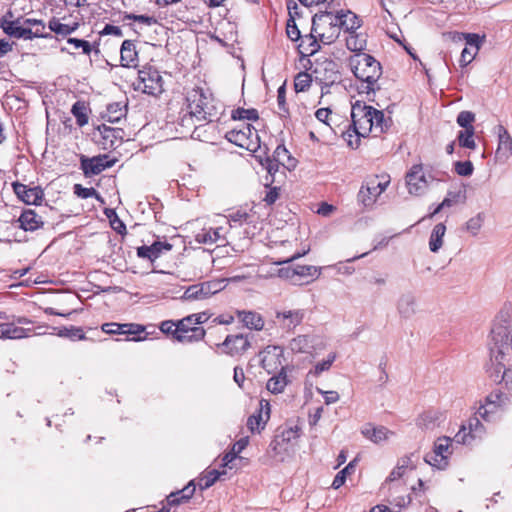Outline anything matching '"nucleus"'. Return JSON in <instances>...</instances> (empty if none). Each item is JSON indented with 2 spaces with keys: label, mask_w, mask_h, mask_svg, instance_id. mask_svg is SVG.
Here are the masks:
<instances>
[{
  "label": "nucleus",
  "mask_w": 512,
  "mask_h": 512,
  "mask_svg": "<svg viewBox=\"0 0 512 512\" xmlns=\"http://www.w3.org/2000/svg\"><path fill=\"white\" fill-rule=\"evenodd\" d=\"M509 404L510 399L506 394L494 391L486 397L485 403L480 405L476 414L481 419L489 422L493 419L495 413L504 410Z\"/></svg>",
  "instance_id": "obj_7"
},
{
  "label": "nucleus",
  "mask_w": 512,
  "mask_h": 512,
  "mask_svg": "<svg viewBox=\"0 0 512 512\" xmlns=\"http://www.w3.org/2000/svg\"><path fill=\"white\" fill-rule=\"evenodd\" d=\"M312 77L307 72H299L294 79V88L296 92H305L309 89Z\"/></svg>",
  "instance_id": "obj_49"
},
{
  "label": "nucleus",
  "mask_w": 512,
  "mask_h": 512,
  "mask_svg": "<svg viewBox=\"0 0 512 512\" xmlns=\"http://www.w3.org/2000/svg\"><path fill=\"white\" fill-rule=\"evenodd\" d=\"M124 20H133L145 24L147 26H151L157 23V20L153 16L148 15H136L133 13H125Z\"/></svg>",
  "instance_id": "obj_60"
},
{
  "label": "nucleus",
  "mask_w": 512,
  "mask_h": 512,
  "mask_svg": "<svg viewBox=\"0 0 512 512\" xmlns=\"http://www.w3.org/2000/svg\"><path fill=\"white\" fill-rule=\"evenodd\" d=\"M335 359H336V353H330L328 355L327 359H325L321 362H318L314 366V370L311 371V373H313L315 376H319L322 372L328 371L330 369V367L332 366L333 362L335 361Z\"/></svg>",
  "instance_id": "obj_55"
},
{
  "label": "nucleus",
  "mask_w": 512,
  "mask_h": 512,
  "mask_svg": "<svg viewBox=\"0 0 512 512\" xmlns=\"http://www.w3.org/2000/svg\"><path fill=\"white\" fill-rule=\"evenodd\" d=\"M260 365L268 373H277L286 369L283 365V350L279 346H267L259 352Z\"/></svg>",
  "instance_id": "obj_11"
},
{
  "label": "nucleus",
  "mask_w": 512,
  "mask_h": 512,
  "mask_svg": "<svg viewBox=\"0 0 512 512\" xmlns=\"http://www.w3.org/2000/svg\"><path fill=\"white\" fill-rule=\"evenodd\" d=\"M305 317V310H286L276 313V319L279 321L282 328L291 331L300 325Z\"/></svg>",
  "instance_id": "obj_21"
},
{
  "label": "nucleus",
  "mask_w": 512,
  "mask_h": 512,
  "mask_svg": "<svg viewBox=\"0 0 512 512\" xmlns=\"http://www.w3.org/2000/svg\"><path fill=\"white\" fill-rule=\"evenodd\" d=\"M237 316L245 327L251 330L260 331L264 327L262 316L253 311H238Z\"/></svg>",
  "instance_id": "obj_31"
},
{
  "label": "nucleus",
  "mask_w": 512,
  "mask_h": 512,
  "mask_svg": "<svg viewBox=\"0 0 512 512\" xmlns=\"http://www.w3.org/2000/svg\"><path fill=\"white\" fill-rule=\"evenodd\" d=\"M445 420V415L439 410L423 412L417 419V426L425 430H433Z\"/></svg>",
  "instance_id": "obj_23"
},
{
  "label": "nucleus",
  "mask_w": 512,
  "mask_h": 512,
  "mask_svg": "<svg viewBox=\"0 0 512 512\" xmlns=\"http://www.w3.org/2000/svg\"><path fill=\"white\" fill-rule=\"evenodd\" d=\"M223 474H225L224 471L220 472L216 469L207 471L199 480V488L201 490L210 488Z\"/></svg>",
  "instance_id": "obj_46"
},
{
  "label": "nucleus",
  "mask_w": 512,
  "mask_h": 512,
  "mask_svg": "<svg viewBox=\"0 0 512 512\" xmlns=\"http://www.w3.org/2000/svg\"><path fill=\"white\" fill-rule=\"evenodd\" d=\"M29 330L18 327L14 323L1 324V339H22L29 336Z\"/></svg>",
  "instance_id": "obj_37"
},
{
  "label": "nucleus",
  "mask_w": 512,
  "mask_h": 512,
  "mask_svg": "<svg viewBox=\"0 0 512 512\" xmlns=\"http://www.w3.org/2000/svg\"><path fill=\"white\" fill-rule=\"evenodd\" d=\"M13 190L17 197L28 205H39L44 197V192L39 186L29 187L15 182L13 183Z\"/></svg>",
  "instance_id": "obj_16"
},
{
  "label": "nucleus",
  "mask_w": 512,
  "mask_h": 512,
  "mask_svg": "<svg viewBox=\"0 0 512 512\" xmlns=\"http://www.w3.org/2000/svg\"><path fill=\"white\" fill-rule=\"evenodd\" d=\"M465 200H466V191L465 190L449 191L441 203H442V206H444V208H446V207H452L458 203H464Z\"/></svg>",
  "instance_id": "obj_47"
},
{
  "label": "nucleus",
  "mask_w": 512,
  "mask_h": 512,
  "mask_svg": "<svg viewBox=\"0 0 512 512\" xmlns=\"http://www.w3.org/2000/svg\"><path fill=\"white\" fill-rule=\"evenodd\" d=\"M491 360L493 362H495V368L490 373V377L495 382H502L503 380H501V376H502L503 370L505 369V364L503 363L504 358L498 357V360H496L495 358H493L491 356Z\"/></svg>",
  "instance_id": "obj_61"
},
{
  "label": "nucleus",
  "mask_w": 512,
  "mask_h": 512,
  "mask_svg": "<svg viewBox=\"0 0 512 512\" xmlns=\"http://www.w3.org/2000/svg\"><path fill=\"white\" fill-rule=\"evenodd\" d=\"M277 106L278 113L281 117L289 115V109L286 103V87L285 84L281 85L277 90Z\"/></svg>",
  "instance_id": "obj_52"
},
{
  "label": "nucleus",
  "mask_w": 512,
  "mask_h": 512,
  "mask_svg": "<svg viewBox=\"0 0 512 512\" xmlns=\"http://www.w3.org/2000/svg\"><path fill=\"white\" fill-rule=\"evenodd\" d=\"M268 420L264 418L261 414H252L249 416L247 420V427L251 432H260L265 428V425Z\"/></svg>",
  "instance_id": "obj_50"
},
{
  "label": "nucleus",
  "mask_w": 512,
  "mask_h": 512,
  "mask_svg": "<svg viewBox=\"0 0 512 512\" xmlns=\"http://www.w3.org/2000/svg\"><path fill=\"white\" fill-rule=\"evenodd\" d=\"M194 319L189 315L177 321L176 325V341L178 342H196L200 341L205 337V330L202 327H198Z\"/></svg>",
  "instance_id": "obj_10"
},
{
  "label": "nucleus",
  "mask_w": 512,
  "mask_h": 512,
  "mask_svg": "<svg viewBox=\"0 0 512 512\" xmlns=\"http://www.w3.org/2000/svg\"><path fill=\"white\" fill-rule=\"evenodd\" d=\"M485 434V427L480 421V417L470 418L468 425H462L460 430L454 436V441L458 444L471 445L476 439H481Z\"/></svg>",
  "instance_id": "obj_12"
},
{
  "label": "nucleus",
  "mask_w": 512,
  "mask_h": 512,
  "mask_svg": "<svg viewBox=\"0 0 512 512\" xmlns=\"http://www.w3.org/2000/svg\"><path fill=\"white\" fill-rule=\"evenodd\" d=\"M67 43L73 45L75 49H81L83 54L89 55L92 51L91 44L83 39L68 38Z\"/></svg>",
  "instance_id": "obj_62"
},
{
  "label": "nucleus",
  "mask_w": 512,
  "mask_h": 512,
  "mask_svg": "<svg viewBox=\"0 0 512 512\" xmlns=\"http://www.w3.org/2000/svg\"><path fill=\"white\" fill-rule=\"evenodd\" d=\"M475 120V115L470 111H461L457 116V123L459 126L463 127L464 130H469L470 128H474L472 123Z\"/></svg>",
  "instance_id": "obj_56"
},
{
  "label": "nucleus",
  "mask_w": 512,
  "mask_h": 512,
  "mask_svg": "<svg viewBox=\"0 0 512 512\" xmlns=\"http://www.w3.org/2000/svg\"><path fill=\"white\" fill-rule=\"evenodd\" d=\"M397 311L401 318H411L416 313L415 296L410 292L402 294L397 301Z\"/></svg>",
  "instance_id": "obj_25"
},
{
  "label": "nucleus",
  "mask_w": 512,
  "mask_h": 512,
  "mask_svg": "<svg viewBox=\"0 0 512 512\" xmlns=\"http://www.w3.org/2000/svg\"><path fill=\"white\" fill-rule=\"evenodd\" d=\"M336 63L332 60H325L318 63L313 70L316 79L324 82L326 85L333 84L338 79V71L336 70Z\"/></svg>",
  "instance_id": "obj_20"
},
{
  "label": "nucleus",
  "mask_w": 512,
  "mask_h": 512,
  "mask_svg": "<svg viewBox=\"0 0 512 512\" xmlns=\"http://www.w3.org/2000/svg\"><path fill=\"white\" fill-rule=\"evenodd\" d=\"M495 129L498 136V146L495 157L497 161L504 163L512 154V138L504 126L498 125Z\"/></svg>",
  "instance_id": "obj_18"
},
{
  "label": "nucleus",
  "mask_w": 512,
  "mask_h": 512,
  "mask_svg": "<svg viewBox=\"0 0 512 512\" xmlns=\"http://www.w3.org/2000/svg\"><path fill=\"white\" fill-rule=\"evenodd\" d=\"M195 489L194 481H190L183 489L172 492L168 495V504L179 505L181 503L187 502L194 495Z\"/></svg>",
  "instance_id": "obj_34"
},
{
  "label": "nucleus",
  "mask_w": 512,
  "mask_h": 512,
  "mask_svg": "<svg viewBox=\"0 0 512 512\" xmlns=\"http://www.w3.org/2000/svg\"><path fill=\"white\" fill-rule=\"evenodd\" d=\"M74 193L82 199H87L90 197H96L97 199H100L99 193L94 188H85L81 184L74 185Z\"/></svg>",
  "instance_id": "obj_58"
},
{
  "label": "nucleus",
  "mask_w": 512,
  "mask_h": 512,
  "mask_svg": "<svg viewBox=\"0 0 512 512\" xmlns=\"http://www.w3.org/2000/svg\"><path fill=\"white\" fill-rule=\"evenodd\" d=\"M483 222L484 216L482 213H479L467 221L466 228L472 235H477L482 227Z\"/></svg>",
  "instance_id": "obj_57"
},
{
  "label": "nucleus",
  "mask_w": 512,
  "mask_h": 512,
  "mask_svg": "<svg viewBox=\"0 0 512 512\" xmlns=\"http://www.w3.org/2000/svg\"><path fill=\"white\" fill-rule=\"evenodd\" d=\"M445 233L446 226L443 223H438L434 226L429 239V249L431 252L436 253L440 250Z\"/></svg>",
  "instance_id": "obj_38"
},
{
  "label": "nucleus",
  "mask_w": 512,
  "mask_h": 512,
  "mask_svg": "<svg viewBox=\"0 0 512 512\" xmlns=\"http://www.w3.org/2000/svg\"><path fill=\"white\" fill-rule=\"evenodd\" d=\"M172 245L168 242L155 241L150 246H140L137 248V256L140 258H147L150 261L156 260L163 251H170Z\"/></svg>",
  "instance_id": "obj_24"
},
{
  "label": "nucleus",
  "mask_w": 512,
  "mask_h": 512,
  "mask_svg": "<svg viewBox=\"0 0 512 512\" xmlns=\"http://www.w3.org/2000/svg\"><path fill=\"white\" fill-rule=\"evenodd\" d=\"M320 24H327L332 30L328 36L325 33H318L320 40L325 44L332 43L338 37L341 28L352 33L361 26L358 16L351 11H340L336 15H333L332 12L315 14L313 17V30H315V25Z\"/></svg>",
  "instance_id": "obj_1"
},
{
  "label": "nucleus",
  "mask_w": 512,
  "mask_h": 512,
  "mask_svg": "<svg viewBox=\"0 0 512 512\" xmlns=\"http://www.w3.org/2000/svg\"><path fill=\"white\" fill-rule=\"evenodd\" d=\"M404 474H405V471H403V469H401V467L396 465V467L391 471V473L387 477L385 484L383 486V488L388 487L390 504H393V505L397 506L398 508H403V507L407 506L411 501V498L409 495H401V496L395 495L398 490H400V489L405 490L404 486L401 483H399V482L395 483Z\"/></svg>",
  "instance_id": "obj_9"
},
{
  "label": "nucleus",
  "mask_w": 512,
  "mask_h": 512,
  "mask_svg": "<svg viewBox=\"0 0 512 512\" xmlns=\"http://www.w3.org/2000/svg\"><path fill=\"white\" fill-rule=\"evenodd\" d=\"M406 185L412 195H422L427 187L428 180L423 172L421 164L413 165L406 175Z\"/></svg>",
  "instance_id": "obj_14"
},
{
  "label": "nucleus",
  "mask_w": 512,
  "mask_h": 512,
  "mask_svg": "<svg viewBox=\"0 0 512 512\" xmlns=\"http://www.w3.org/2000/svg\"><path fill=\"white\" fill-rule=\"evenodd\" d=\"M371 118L372 121H370V123L372 124V131H375L376 133L384 132V129L387 127L384 113L371 106Z\"/></svg>",
  "instance_id": "obj_45"
},
{
  "label": "nucleus",
  "mask_w": 512,
  "mask_h": 512,
  "mask_svg": "<svg viewBox=\"0 0 512 512\" xmlns=\"http://www.w3.org/2000/svg\"><path fill=\"white\" fill-rule=\"evenodd\" d=\"M0 28L9 37L16 39L32 40L34 38H47L49 34H41L39 30L26 28L23 17L13 18V13L8 11L0 19Z\"/></svg>",
  "instance_id": "obj_5"
},
{
  "label": "nucleus",
  "mask_w": 512,
  "mask_h": 512,
  "mask_svg": "<svg viewBox=\"0 0 512 512\" xmlns=\"http://www.w3.org/2000/svg\"><path fill=\"white\" fill-rule=\"evenodd\" d=\"M100 132L102 134L103 139L105 140V142L103 143L105 149L116 148L123 141V136H124L123 129L112 128V127L103 125L102 128H100Z\"/></svg>",
  "instance_id": "obj_27"
},
{
  "label": "nucleus",
  "mask_w": 512,
  "mask_h": 512,
  "mask_svg": "<svg viewBox=\"0 0 512 512\" xmlns=\"http://www.w3.org/2000/svg\"><path fill=\"white\" fill-rule=\"evenodd\" d=\"M355 468H356V465H355V460H354V461H351L344 469H342L341 471H339L336 474V476L332 482V487L334 489L340 488L345 483L347 475L354 473Z\"/></svg>",
  "instance_id": "obj_48"
},
{
  "label": "nucleus",
  "mask_w": 512,
  "mask_h": 512,
  "mask_svg": "<svg viewBox=\"0 0 512 512\" xmlns=\"http://www.w3.org/2000/svg\"><path fill=\"white\" fill-rule=\"evenodd\" d=\"M477 53L478 51L473 50V48H464L461 52L460 65L465 67L470 64L476 57Z\"/></svg>",
  "instance_id": "obj_64"
},
{
  "label": "nucleus",
  "mask_w": 512,
  "mask_h": 512,
  "mask_svg": "<svg viewBox=\"0 0 512 512\" xmlns=\"http://www.w3.org/2000/svg\"><path fill=\"white\" fill-rule=\"evenodd\" d=\"M232 118L235 120L255 121L259 118V115H258V111L256 109L238 108L233 111Z\"/></svg>",
  "instance_id": "obj_53"
},
{
  "label": "nucleus",
  "mask_w": 512,
  "mask_h": 512,
  "mask_svg": "<svg viewBox=\"0 0 512 512\" xmlns=\"http://www.w3.org/2000/svg\"><path fill=\"white\" fill-rule=\"evenodd\" d=\"M286 33L288 38L291 39L292 41H298L303 38L301 37L300 30L298 29L294 19L292 18L287 21Z\"/></svg>",
  "instance_id": "obj_63"
},
{
  "label": "nucleus",
  "mask_w": 512,
  "mask_h": 512,
  "mask_svg": "<svg viewBox=\"0 0 512 512\" xmlns=\"http://www.w3.org/2000/svg\"><path fill=\"white\" fill-rule=\"evenodd\" d=\"M126 105L115 102L107 106L106 118L108 122L116 123L126 115Z\"/></svg>",
  "instance_id": "obj_39"
},
{
  "label": "nucleus",
  "mask_w": 512,
  "mask_h": 512,
  "mask_svg": "<svg viewBox=\"0 0 512 512\" xmlns=\"http://www.w3.org/2000/svg\"><path fill=\"white\" fill-rule=\"evenodd\" d=\"M260 163L271 176L270 183L274 182L275 174L279 171L280 166L285 167V163H281L277 159H272L270 157H266L265 159L261 160Z\"/></svg>",
  "instance_id": "obj_51"
},
{
  "label": "nucleus",
  "mask_w": 512,
  "mask_h": 512,
  "mask_svg": "<svg viewBox=\"0 0 512 512\" xmlns=\"http://www.w3.org/2000/svg\"><path fill=\"white\" fill-rule=\"evenodd\" d=\"M253 135L258 137L256 129H254L250 124H245L241 129H233L228 131L225 135V138L229 142L241 148L249 149L251 137Z\"/></svg>",
  "instance_id": "obj_19"
},
{
  "label": "nucleus",
  "mask_w": 512,
  "mask_h": 512,
  "mask_svg": "<svg viewBox=\"0 0 512 512\" xmlns=\"http://www.w3.org/2000/svg\"><path fill=\"white\" fill-rule=\"evenodd\" d=\"M221 290L218 282H203L189 286L182 298L185 300H202Z\"/></svg>",
  "instance_id": "obj_15"
},
{
  "label": "nucleus",
  "mask_w": 512,
  "mask_h": 512,
  "mask_svg": "<svg viewBox=\"0 0 512 512\" xmlns=\"http://www.w3.org/2000/svg\"><path fill=\"white\" fill-rule=\"evenodd\" d=\"M78 28V24L73 26L63 24L58 19L52 18L49 21V29L58 35L67 36L73 33Z\"/></svg>",
  "instance_id": "obj_43"
},
{
  "label": "nucleus",
  "mask_w": 512,
  "mask_h": 512,
  "mask_svg": "<svg viewBox=\"0 0 512 512\" xmlns=\"http://www.w3.org/2000/svg\"><path fill=\"white\" fill-rule=\"evenodd\" d=\"M452 39L456 40H465L466 44L469 45L473 50L479 51L480 45L483 42V38H481L478 34L475 33H460L454 32L452 33Z\"/></svg>",
  "instance_id": "obj_40"
},
{
  "label": "nucleus",
  "mask_w": 512,
  "mask_h": 512,
  "mask_svg": "<svg viewBox=\"0 0 512 512\" xmlns=\"http://www.w3.org/2000/svg\"><path fill=\"white\" fill-rule=\"evenodd\" d=\"M452 439L446 436L440 437L434 444V450L428 453L424 460L429 465L438 469H445L448 465V457L452 454Z\"/></svg>",
  "instance_id": "obj_8"
},
{
  "label": "nucleus",
  "mask_w": 512,
  "mask_h": 512,
  "mask_svg": "<svg viewBox=\"0 0 512 512\" xmlns=\"http://www.w3.org/2000/svg\"><path fill=\"white\" fill-rule=\"evenodd\" d=\"M120 60L123 67H134L137 62L136 46L132 40H124L120 49Z\"/></svg>",
  "instance_id": "obj_30"
},
{
  "label": "nucleus",
  "mask_w": 512,
  "mask_h": 512,
  "mask_svg": "<svg viewBox=\"0 0 512 512\" xmlns=\"http://www.w3.org/2000/svg\"><path fill=\"white\" fill-rule=\"evenodd\" d=\"M455 172L460 176H470L474 167L471 161H457L454 164Z\"/></svg>",
  "instance_id": "obj_59"
},
{
  "label": "nucleus",
  "mask_w": 512,
  "mask_h": 512,
  "mask_svg": "<svg viewBox=\"0 0 512 512\" xmlns=\"http://www.w3.org/2000/svg\"><path fill=\"white\" fill-rule=\"evenodd\" d=\"M378 197L379 194L374 187V181L371 180L361 186L357 195L358 202L366 208L372 207Z\"/></svg>",
  "instance_id": "obj_29"
},
{
  "label": "nucleus",
  "mask_w": 512,
  "mask_h": 512,
  "mask_svg": "<svg viewBox=\"0 0 512 512\" xmlns=\"http://www.w3.org/2000/svg\"><path fill=\"white\" fill-rule=\"evenodd\" d=\"M102 330L107 334L138 335L142 333L145 328L135 323H105L102 325Z\"/></svg>",
  "instance_id": "obj_22"
},
{
  "label": "nucleus",
  "mask_w": 512,
  "mask_h": 512,
  "mask_svg": "<svg viewBox=\"0 0 512 512\" xmlns=\"http://www.w3.org/2000/svg\"><path fill=\"white\" fill-rule=\"evenodd\" d=\"M361 433L363 436L375 444H380L389 439L393 432L384 426L374 427L371 424H367L363 427Z\"/></svg>",
  "instance_id": "obj_26"
},
{
  "label": "nucleus",
  "mask_w": 512,
  "mask_h": 512,
  "mask_svg": "<svg viewBox=\"0 0 512 512\" xmlns=\"http://www.w3.org/2000/svg\"><path fill=\"white\" fill-rule=\"evenodd\" d=\"M297 277L317 278L320 275V269L312 265H296Z\"/></svg>",
  "instance_id": "obj_54"
},
{
  "label": "nucleus",
  "mask_w": 512,
  "mask_h": 512,
  "mask_svg": "<svg viewBox=\"0 0 512 512\" xmlns=\"http://www.w3.org/2000/svg\"><path fill=\"white\" fill-rule=\"evenodd\" d=\"M71 113L76 118V122L79 126H84L88 123L87 107L85 102H75L72 106Z\"/></svg>",
  "instance_id": "obj_42"
},
{
  "label": "nucleus",
  "mask_w": 512,
  "mask_h": 512,
  "mask_svg": "<svg viewBox=\"0 0 512 512\" xmlns=\"http://www.w3.org/2000/svg\"><path fill=\"white\" fill-rule=\"evenodd\" d=\"M352 130L343 132L344 139L350 147H358L360 137L366 136L372 132L371 106L360 101H356L351 108Z\"/></svg>",
  "instance_id": "obj_4"
},
{
  "label": "nucleus",
  "mask_w": 512,
  "mask_h": 512,
  "mask_svg": "<svg viewBox=\"0 0 512 512\" xmlns=\"http://www.w3.org/2000/svg\"><path fill=\"white\" fill-rule=\"evenodd\" d=\"M254 338L252 334H234L227 335L225 340L218 346L230 356L243 355L250 347L251 340Z\"/></svg>",
  "instance_id": "obj_13"
},
{
  "label": "nucleus",
  "mask_w": 512,
  "mask_h": 512,
  "mask_svg": "<svg viewBox=\"0 0 512 512\" xmlns=\"http://www.w3.org/2000/svg\"><path fill=\"white\" fill-rule=\"evenodd\" d=\"M352 71L356 78L363 81L362 92L370 94L379 89L377 81L382 75V68L380 63L371 55L358 54L352 60Z\"/></svg>",
  "instance_id": "obj_3"
},
{
  "label": "nucleus",
  "mask_w": 512,
  "mask_h": 512,
  "mask_svg": "<svg viewBox=\"0 0 512 512\" xmlns=\"http://www.w3.org/2000/svg\"><path fill=\"white\" fill-rule=\"evenodd\" d=\"M222 228H210V229H202L195 236V240L198 243L202 244H214L218 241L225 240V237L222 234Z\"/></svg>",
  "instance_id": "obj_35"
},
{
  "label": "nucleus",
  "mask_w": 512,
  "mask_h": 512,
  "mask_svg": "<svg viewBox=\"0 0 512 512\" xmlns=\"http://www.w3.org/2000/svg\"><path fill=\"white\" fill-rule=\"evenodd\" d=\"M134 89L145 94L158 96L163 92V80L159 71L152 66L138 71V79L133 83Z\"/></svg>",
  "instance_id": "obj_6"
},
{
  "label": "nucleus",
  "mask_w": 512,
  "mask_h": 512,
  "mask_svg": "<svg viewBox=\"0 0 512 512\" xmlns=\"http://www.w3.org/2000/svg\"><path fill=\"white\" fill-rule=\"evenodd\" d=\"M346 46L350 51H362L366 47V39L363 35L355 32L349 33L346 38Z\"/></svg>",
  "instance_id": "obj_41"
},
{
  "label": "nucleus",
  "mask_w": 512,
  "mask_h": 512,
  "mask_svg": "<svg viewBox=\"0 0 512 512\" xmlns=\"http://www.w3.org/2000/svg\"><path fill=\"white\" fill-rule=\"evenodd\" d=\"M113 165L114 161H109L107 155H99L92 158L81 157V169L86 176L98 175Z\"/></svg>",
  "instance_id": "obj_17"
},
{
  "label": "nucleus",
  "mask_w": 512,
  "mask_h": 512,
  "mask_svg": "<svg viewBox=\"0 0 512 512\" xmlns=\"http://www.w3.org/2000/svg\"><path fill=\"white\" fill-rule=\"evenodd\" d=\"M457 140L459 146L468 149H475L476 143L474 140V128H470L469 130H461L457 135Z\"/></svg>",
  "instance_id": "obj_44"
},
{
  "label": "nucleus",
  "mask_w": 512,
  "mask_h": 512,
  "mask_svg": "<svg viewBox=\"0 0 512 512\" xmlns=\"http://www.w3.org/2000/svg\"><path fill=\"white\" fill-rule=\"evenodd\" d=\"M188 103V115L182 118L184 124L188 120H192L194 117L198 121L208 120L213 121V118L218 117L220 114L218 109V102L215 101L212 94L208 90L203 88H194L188 92L186 97Z\"/></svg>",
  "instance_id": "obj_2"
},
{
  "label": "nucleus",
  "mask_w": 512,
  "mask_h": 512,
  "mask_svg": "<svg viewBox=\"0 0 512 512\" xmlns=\"http://www.w3.org/2000/svg\"><path fill=\"white\" fill-rule=\"evenodd\" d=\"M18 222L20 223V227L25 231H35L43 226V221L41 216L37 215V213L32 209L24 210Z\"/></svg>",
  "instance_id": "obj_28"
},
{
  "label": "nucleus",
  "mask_w": 512,
  "mask_h": 512,
  "mask_svg": "<svg viewBox=\"0 0 512 512\" xmlns=\"http://www.w3.org/2000/svg\"><path fill=\"white\" fill-rule=\"evenodd\" d=\"M317 25L314 26L315 30H311V34L304 36L301 39L298 49L302 55H313L320 49V45L313 32H317Z\"/></svg>",
  "instance_id": "obj_36"
},
{
  "label": "nucleus",
  "mask_w": 512,
  "mask_h": 512,
  "mask_svg": "<svg viewBox=\"0 0 512 512\" xmlns=\"http://www.w3.org/2000/svg\"><path fill=\"white\" fill-rule=\"evenodd\" d=\"M315 340L314 336L298 335L290 341L289 348L295 353H311Z\"/></svg>",
  "instance_id": "obj_33"
},
{
  "label": "nucleus",
  "mask_w": 512,
  "mask_h": 512,
  "mask_svg": "<svg viewBox=\"0 0 512 512\" xmlns=\"http://www.w3.org/2000/svg\"><path fill=\"white\" fill-rule=\"evenodd\" d=\"M288 383L286 369H282L277 373H273V376L266 383V388L272 394H279L284 391Z\"/></svg>",
  "instance_id": "obj_32"
}]
</instances>
